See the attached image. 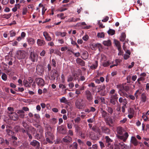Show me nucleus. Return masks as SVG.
<instances>
[{
  "label": "nucleus",
  "instance_id": "1",
  "mask_svg": "<svg viewBox=\"0 0 149 149\" xmlns=\"http://www.w3.org/2000/svg\"><path fill=\"white\" fill-rule=\"evenodd\" d=\"M45 136L46 137V141L48 143L50 144L53 143L52 141L54 139V136L53 133L49 131H47L45 133Z\"/></svg>",
  "mask_w": 149,
  "mask_h": 149
},
{
  "label": "nucleus",
  "instance_id": "2",
  "mask_svg": "<svg viewBox=\"0 0 149 149\" xmlns=\"http://www.w3.org/2000/svg\"><path fill=\"white\" fill-rule=\"evenodd\" d=\"M58 77V74L57 71L56 70H52L50 74H48L49 79L51 80H54L56 78L57 79Z\"/></svg>",
  "mask_w": 149,
  "mask_h": 149
},
{
  "label": "nucleus",
  "instance_id": "3",
  "mask_svg": "<svg viewBox=\"0 0 149 149\" xmlns=\"http://www.w3.org/2000/svg\"><path fill=\"white\" fill-rule=\"evenodd\" d=\"M83 101L82 99H79L76 100L75 104L77 108L79 109H82L84 108V105Z\"/></svg>",
  "mask_w": 149,
  "mask_h": 149
},
{
  "label": "nucleus",
  "instance_id": "4",
  "mask_svg": "<svg viewBox=\"0 0 149 149\" xmlns=\"http://www.w3.org/2000/svg\"><path fill=\"white\" fill-rule=\"evenodd\" d=\"M26 54L23 51H20L17 52V57L18 59H20L25 58L26 56Z\"/></svg>",
  "mask_w": 149,
  "mask_h": 149
},
{
  "label": "nucleus",
  "instance_id": "5",
  "mask_svg": "<svg viewBox=\"0 0 149 149\" xmlns=\"http://www.w3.org/2000/svg\"><path fill=\"white\" fill-rule=\"evenodd\" d=\"M29 58L32 62H35L38 60V56L36 54L31 52L30 54Z\"/></svg>",
  "mask_w": 149,
  "mask_h": 149
},
{
  "label": "nucleus",
  "instance_id": "6",
  "mask_svg": "<svg viewBox=\"0 0 149 149\" xmlns=\"http://www.w3.org/2000/svg\"><path fill=\"white\" fill-rule=\"evenodd\" d=\"M110 96V101L111 103L113 105L116 104V101H117L118 99V94L116 93Z\"/></svg>",
  "mask_w": 149,
  "mask_h": 149
},
{
  "label": "nucleus",
  "instance_id": "7",
  "mask_svg": "<svg viewBox=\"0 0 149 149\" xmlns=\"http://www.w3.org/2000/svg\"><path fill=\"white\" fill-rule=\"evenodd\" d=\"M9 116L10 118L13 120H16L18 118V115L15 113L11 112L9 113Z\"/></svg>",
  "mask_w": 149,
  "mask_h": 149
},
{
  "label": "nucleus",
  "instance_id": "8",
  "mask_svg": "<svg viewBox=\"0 0 149 149\" xmlns=\"http://www.w3.org/2000/svg\"><path fill=\"white\" fill-rule=\"evenodd\" d=\"M36 83L39 86H43L45 84L44 81L41 78H38L36 79Z\"/></svg>",
  "mask_w": 149,
  "mask_h": 149
},
{
  "label": "nucleus",
  "instance_id": "9",
  "mask_svg": "<svg viewBox=\"0 0 149 149\" xmlns=\"http://www.w3.org/2000/svg\"><path fill=\"white\" fill-rule=\"evenodd\" d=\"M85 93L87 100L89 101H91L93 99V96L91 92L87 90L85 92Z\"/></svg>",
  "mask_w": 149,
  "mask_h": 149
},
{
  "label": "nucleus",
  "instance_id": "10",
  "mask_svg": "<svg viewBox=\"0 0 149 149\" xmlns=\"http://www.w3.org/2000/svg\"><path fill=\"white\" fill-rule=\"evenodd\" d=\"M30 145L33 147H36L38 148L40 146L39 142L36 140H33L30 143Z\"/></svg>",
  "mask_w": 149,
  "mask_h": 149
},
{
  "label": "nucleus",
  "instance_id": "11",
  "mask_svg": "<svg viewBox=\"0 0 149 149\" xmlns=\"http://www.w3.org/2000/svg\"><path fill=\"white\" fill-rule=\"evenodd\" d=\"M62 140L63 142L67 143H69L72 141V138L70 136H67L63 138Z\"/></svg>",
  "mask_w": 149,
  "mask_h": 149
},
{
  "label": "nucleus",
  "instance_id": "12",
  "mask_svg": "<svg viewBox=\"0 0 149 149\" xmlns=\"http://www.w3.org/2000/svg\"><path fill=\"white\" fill-rule=\"evenodd\" d=\"M43 36L45 37V39L47 41H50L52 38L49 35L47 32H44L43 33Z\"/></svg>",
  "mask_w": 149,
  "mask_h": 149
},
{
  "label": "nucleus",
  "instance_id": "13",
  "mask_svg": "<svg viewBox=\"0 0 149 149\" xmlns=\"http://www.w3.org/2000/svg\"><path fill=\"white\" fill-rule=\"evenodd\" d=\"M105 138L106 140V143L107 144V146H109L111 145V143L113 141L108 136H106Z\"/></svg>",
  "mask_w": 149,
  "mask_h": 149
},
{
  "label": "nucleus",
  "instance_id": "14",
  "mask_svg": "<svg viewBox=\"0 0 149 149\" xmlns=\"http://www.w3.org/2000/svg\"><path fill=\"white\" fill-rule=\"evenodd\" d=\"M113 61L111 62L110 61H104L102 63V65L104 67H106L109 66L110 64H113Z\"/></svg>",
  "mask_w": 149,
  "mask_h": 149
},
{
  "label": "nucleus",
  "instance_id": "15",
  "mask_svg": "<svg viewBox=\"0 0 149 149\" xmlns=\"http://www.w3.org/2000/svg\"><path fill=\"white\" fill-rule=\"evenodd\" d=\"M76 62L77 63L81 66H84L85 65V63L84 61L80 58H77L76 59Z\"/></svg>",
  "mask_w": 149,
  "mask_h": 149
},
{
  "label": "nucleus",
  "instance_id": "16",
  "mask_svg": "<svg viewBox=\"0 0 149 149\" xmlns=\"http://www.w3.org/2000/svg\"><path fill=\"white\" fill-rule=\"evenodd\" d=\"M37 43L38 45L41 46L44 45L45 43V42L44 40L38 39L37 40Z\"/></svg>",
  "mask_w": 149,
  "mask_h": 149
},
{
  "label": "nucleus",
  "instance_id": "17",
  "mask_svg": "<svg viewBox=\"0 0 149 149\" xmlns=\"http://www.w3.org/2000/svg\"><path fill=\"white\" fill-rule=\"evenodd\" d=\"M17 113L18 114L19 117L21 118H24L25 116L24 112L23 110H19L17 111Z\"/></svg>",
  "mask_w": 149,
  "mask_h": 149
},
{
  "label": "nucleus",
  "instance_id": "18",
  "mask_svg": "<svg viewBox=\"0 0 149 149\" xmlns=\"http://www.w3.org/2000/svg\"><path fill=\"white\" fill-rule=\"evenodd\" d=\"M119 102L120 103H123V105H126L127 103V102L126 99H123L122 97H120L119 99Z\"/></svg>",
  "mask_w": 149,
  "mask_h": 149
},
{
  "label": "nucleus",
  "instance_id": "19",
  "mask_svg": "<svg viewBox=\"0 0 149 149\" xmlns=\"http://www.w3.org/2000/svg\"><path fill=\"white\" fill-rule=\"evenodd\" d=\"M57 130L58 132L61 134H64L66 132H61V131H64L65 130L61 126L58 127Z\"/></svg>",
  "mask_w": 149,
  "mask_h": 149
},
{
  "label": "nucleus",
  "instance_id": "20",
  "mask_svg": "<svg viewBox=\"0 0 149 149\" xmlns=\"http://www.w3.org/2000/svg\"><path fill=\"white\" fill-rule=\"evenodd\" d=\"M131 142L134 146H136L138 144V142L136 139L134 137L132 136L131 139Z\"/></svg>",
  "mask_w": 149,
  "mask_h": 149
},
{
  "label": "nucleus",
  "instance_id": "21",
  "mask_svg": "<svg viewBox=\"0 0 149 149\" xmlns=\"http://www.w3.org/2000/svg\"><path fill=\"white\" fill-rule=\"evenodd\" d=\"M55 34L56 36H60L62 37H63L66 36V33L65 32H58L55 33Z\"/></svg>",
  "mask_w": 149,
  "mask_h": 149
},
{
  "label": "nucleus",
  "instance_id": "22",
  "mask_svg": "<svg viewBox=\"0 0 149 149\" xmlns=\"http://www.w3.org/2000/svg\"><path fill=\"white\" fill-rule=\"evenodd\" d=\"M27 41L28 43L31 45H33L35 43V40L34 39L32 38H28Z\"/></svg>",
  "mask_w": 149,
  "mask_h": 149
},
{
  "label": "nucleus",
  "instance_id": "23",
  "mask_svg": "<svg viewBox=\"0 0 149 149\" xmlns=\"http://www.w3.org/2000/svg\"><path fill=\"white\" fill-rule=\"evenodd\" d=\"M88 57V54L87 52L84 51L83 52L82 58L84 60L87 59Z\"/></svg>",
  "mask_w": 149,
  "mask_h": 149
},
{
  "label": "nucleus",
  "instance_id": "24",
  "mask_svg": "<svg viewBox=\"0 0 149 149\" xmlns=\"http://www.w3.org/2000/svg\"><path fill=\"white\" fill-rule=\"evenodd\" d=\"M92 47L91 48L92 49L94 50H95L96 49V47H98V48L101 47V45L100 44H97L95 45H92Z\"/></svg>",
  "mask_w": 149,
  "mask_h": 149
},
{
  "label": "nucleus",
  "instance_id": "25",
  "mask_svg": "<svg viewBox=\"0 0 149 149\" xmlns=\"http://www.w3.org/2000/svg\"><path fill=\"white\" fill-rule=\"evenodd\" d=\"M119 145L121 147L122 149H127L129 148L128 146H127L123 142L120 143H119Z\"/></svg>",
  "mask_w": 149,
  "mask_h": 149
},
{
  "label": "nucleus",
  "instance_id": "26",
  "mask_svg": "<svg viewBox=\"0 0 149 149\" xmlns=\"http://www.w3.org/2000/svg\"><path fill=\"white\" fill-rule=\"evenodd\" d=\"M141 101L143 102H145L146 101V95L145 93H142L141 96Z\"/></svg>",
  "mask_w": 149,
  "mask_h": 149
},
{
  "label": "nucleus",
  "instance_id": "27",
  "mask_svg": "<svg viewBox=\"0 0 149 149\" xmlns=\"http://www.w3.org/2000/svg\"><path fill=\"white\" fill-rule=\"evenodd\" d=\"M103 45L106 46H109L111 44V41L109 40L104 41L103 42Z\"/></svg>",
  "mask_w": 149,
  "mask_h": 149
},
{
  "label": "nucleus",
  "instance_id": "28",
  "mask_svg": "<svg viewBox=\"0 0 149 149\" xmlns=\"http://www.w3.org/2000/svg\"><path fill=\"white\" fill-rule=\"evenodd\" d=\"M106 122L109 125H110L111 124L113 123V121L111 118H109L107 119Z\"/></svg>",
  "mask_w": 149,
  "mask_h": 149
},
{
  "label": "nucleus",
  "instance_id": "29",
  "mask_svg": "<svg viewBox=\"0 0 149 149\" xmlns=\"http://www.w3.org/2000/svg\"><path fill=\"white\" fill-rule=\"evenodd\" d=\"M117 131L118 133L120 135H122L123 134V130L122 127H118L117 128Z\"/></svg>",
  "mask_w": 149,
  "mask_h": 149
},
{
  "label": "nucleus",
  "instance_id": "30",
  "mask_svg": "<svg viewBox=\"0 0 149 149\" xmlns=\"http://www.w3.org/2000/svg\"><path fill=\"white\" fill-rule=\"evenodd\" d=\"M20 8V6L19 4H16L14 7L12 9V10L14 12H16L17 11L18 8Z\"/></svg>",
  "mask_w": 149,
  "mask_h": 149
},
{
  "label": "nucleus",
  "instance_id": "31",
  "mask_svg": "<svg viewBox=\"0 0 149 149\" xmlns=\"http://www.w3.org/2000/svg\"><path fill=\"white\" fill-rule=\"evenodd\" d=\"M97 61H96L95 64L90 66V68L92 69H95L97 67Z\"/></svg>",
  "mask_w": 149,
  "mask_h": 149
},
{
  "label": "nucleus",
  "instance_id": "32",
  "mask_svg": "<svg viewBox=\"0 0 149 149\" xmlns=\"http://www.w3.org/2000/svg\"><path fill=\"white\" fill-rule=\"evenodd\" d=\"M102 130L104 132L106 133H108L109 132V130L108 128L104 127H101Z\"/></svg>",
  "mask_w": 149,
  "mask_h": 149
},
{
  "label": "nucleus",
  "instance_id": "33",
  "mask_svg": "<svg viewBox=\"0 0 149 149\" xmlns=\"http://www.w3.org/2000/svg\"><path fill=\"white\" fill-rule=\"evenodd\" d=\"M141 93V89H138L137 90L134 94V95L136 98H137L138 97V95H140Z\"/></svg>",
  "mask_w": 149,
  "mask_h": 149
},
{
  "label": "nucleus",
  "instance_id": "34",
  "mask_svg": "<svg viewBox=\"0 0 149 149\" xmlns=\"http://www.w3.org/2000/svg\"><path fill=\"white\" fill-rule=\"evenodd\" d=\"M126 38V35L124 33H123L120 37V40L122 41H124Z\"/></svg>",
  "mask_w": 149,
  "mask_h": 149
},
{
  "label": "nucleus",
  "instance_id": "35",
  "mask_svg": "<svg viewBox=\"0 0 149 149\" xmlns=\"http://www.w3.org/2000/svg\"><path fill=\"white\" fill-rule=\"evenodd\" d=\"M115 44L118 49L121 48L120 42L116 40H115Z\"/></svg>",
  "mask_w": 149,
  "mask_h": 149
},
{
  "label": "nucleus",
  "instance_id": "36",
  "mask_svg": "<svg viewBox=\"0 0 149 149\" xmlns=\"http://www.w3.org/2000/svg\"><path fill=\"white\" fill-rule=\"evenodd\" d=\"M1 78L2 79L3 81H6L7 79V77L6 74L4 73H2V74L1 76Z\"/></svg>",
  "mask_w": 149,
  "mask_h": 149
},
{
  "label": "nucleus",
  "instance_id": "37",
  "mask_svg": "<svg viewBox=\"0 0 149 149\" xmlns=\"http://www.w3.org/2000/svg\"><path fill=\"white\" fill-rule=\"evenodd\" d=\"M56 41H57L58 44H62L64 42V40L63 39L59 38L57 40H56Z\"/></svg>",
  "mask_w": 149,
  "mask_h": 149
},
{
  "label": "nucleus",
  "instance_id": "38",
  "mask_svg": "<svg viewBox=\"0 0 149 149\" xmlns=\"http://www.w3.org/2000/svg\"><path fill=\"white\" fill-rule=\"evenodd\" d=\"M11 14L10 13L8 14H4L3 15V18H5L6 19H8L10 18L11 16Z\"/></svg>",
  "mask_w": 149,
  "mask_h": 149
},
{
  "label": "nucleus",
  "instance_id": "39",
  "mask_svg": "<svg viewBox=\"0 0 149 149\" xmlns=\"http://www.w3.org/2000/svg\"><path fill=\"white\" fill-rule=\"evenodd\" d=\"M101 114L102 117L105 118L107 116V113L104 110H102L101 112Z\"/></svg>",
  "mask_w": 149,
  "mask_h": 149
},
{
  "label": "nucleus",
  "instance_id": "40",
  "mask_svg": "<svg viewBox=\"0 0 149 149\" xmlns=\"http://www.w3.org/2000/svg\"><path fill=\"white\" fill-rule=\"evenodd\" d=\"M108 33L109 34L111 35H114L115 33V31L113 29H110L108 31Z\"/></svg>",
  "mask_w": 149,
  "mask_h": 149
},
{
  "label": "nucleus",
  "instance_id": "41",
  "mask_svg": "<svg viewBox=\"0 0 149 149\" xmlns=\"http://www.w3.org/2000/svg\"><path fill=\"white\" fill-rule=\"evenodd\" d=\"M74 126L75 128V132L78 133L80 129L79 127L77 125H75Z\"/></svg>",
  "mask_w": 149,
  "mask_h": 149
},
{
  "label": "nucleus",
  "instance_id": "42",
  "mask_svg": "<svg viewBox=\"0 0 149 149\" xmlns=\"http://www.w3.org/2000/svg\"><path fill=\"white\" fill-rule=\"evenodd\" d=\"M101 60L103 61L104 62L107 60V57L104 55L102 54L101 55Z\"/></svg>",
  "mask_w": 149,
  "mask_h": 149
},
{
  "label": "nucleus",
  "instance_id": "43",
  "mask_svg": "<svg viewBox=\"0 0 149 149\" xmlns=\"http://www.w3.org/2000/svg\"><path fill=\"white\" fill-rule=\"evenodd\" d=\"M104 36L103 33H97V36L98 38H103Z\"/></svg>",
  "mask_w": 149,
  "mask_h": 149
},
{
  "label": "nucleus",
  "instance_id": "44",
  "mask_svg": "<svg viewBox=\"0 0 149 149\" xmlns=\"http://www.w3.org/2000/svg\"><path fill=\"white\" fill-rule=\"evenodd\" d=\"M60 102L62 103H66L67 100L65 97H63L60 99Z\"/></svg>",
  "mask_w": 149,
  "mask_h": 149
},
{
  "label": "nucleus",
  "instance_id": "45",
  "mask_svg": "<svg viewBox=\"0 0 149 149\" xmlns=\"http://www.w3.org/2000/svg\"><path fill=\"white\" fill-rule=\"evenodd\" d=\"M10 36L11 37H13L15 36L16 33L13 30H12L10 32Z\"/></svg>",
  "mask_w": 149,
  "mask_h": 149
},
{
  "label": "nucleus",
  "instance_id": "46",
  "mask_svg": "<svg viewBox=\"0 0 149 149\" xmlns=\"http://www.w3.org/2000/svg\"><path fill=\"white\" fill-rule=\"evenodd\" d=\"M35 137L36 139L39 140L42 138V136L41 135H40L38 134H36Z\"/></svg>",
  "mask_w": 149,
  "mask_h": 149
},
{
  "label": "nucleus",
  "instance_id": "47",
  "mask_svg": "<svg viewBox=\"0 0 149 149\" xmlns=\"http://www.w3.org/2000/svg\"><path fill=\"white\" fill-rule=\"evenodd\" d=\"M73 77L71 75H69L68 76L67 78V81L68 82L71 81L73 80Z\"/></svg>",
  "mask_w": 149,
  "mask_h": 149
},
{
  "label": "nucleus",
  "instance_id": "48",
  "mask_svg": "<svg viewBox=\"0 0 149 149\" xmlns=\"http://www.w3.org/2000/svg\"><path fill=\"white\" fill-rule=\"evenodd\" d=\"M123 86L121 85H117V88L119 89V91H121L123 89Z\"/></svg>",
  "mask_w": 149,
  "mask_h": 149
},
{
  "label": "nucleus",
  "instance_id": "49",
  "mask_svg": "<svg viewBox=\"0 0 149 149\" xmlns=\"http://www.w3.org/2000/svg\"><path fill=\"white\" fill-rule=\"evenodd\" d=\"M39 6L40 7H42V11H44L45 12V11L47 9L45 8V7L41 3H40L39 5Z\"/></svg>",
  "mask_w": 149,
  "mask_h": 149
},
{
  "label": "nucleus",
  "instance_id": "50",
  "mask_svg": "<svg viewBox=\"0 0 149 149\" xmlns=\"http://www.w3.org/2000/svg\"><path fill=\"white\" fill-rule=\"evenodd\" d=\"M107 111L108 112L110 113L111 114H112L113 113V110L110 107H108L107 108Z\"/></svg>",
  "mask_w": 149,
  "mask_h": 149
},
{
  "label": "nucleus",
  "instance_id": "51",
  "mask_svg": "<svg viewBox=\"0 0 149 149\" xmlns=\"http://www.w3.org/2000/svg\"><path fill=\"white\" fill-rule=\"evenodd\" d=\"M123 136H124V138L123 140V141H125L128 136V133L127 132L125 133L124 134Z\"/></svg>",
  "mask_w": 149,
  "mask_h": 149
},
{
  "label": "nucleus",
  "instance_id": "52",
  "mask_svg": "<svg viewBox=\"0 0 149 149\" xmlns=\"http://www.w3.org/2000/svg\"><path fill=\"white\" fill-rule=\"evenodd\" d=\"M74 17H72L68 19L67 20H66L65 21V22H74Z\"/></svg>",
  "mask_w": 149,
  "mask_h": 149
},
{
  "label": "nucleus",
  "instance_id": "53",
  "mask_svg": "<svg viewBox=\"0 0 149 149\" xmlns=\"http://www.w3.org/2000/svg\"><path fill=\"white\" fill-rule=\"evenodd\" d=\"M67 125L68 129H71L72 128L73 125L71 123L68 122L67 123Z\"/></svg>",
  "mask_w": 149,
  "mask_h": 149
},
{
  "label": "nucleus",
  "instance_id": "54",
  "mask_svg": "<svg viewBox=\"0 0 149 149\" xmlns=\"http://www.w3.org/2000/svg\"><path fill=\"white\" fill-rule=\"evenodd\" d=\"M45 128L47 129L48 131H49L50 130H51L52 128L48 124H46L45 126Z\"/></svg>",
  "mask_w": 149,
  "mask_h": 149
},
{
  "label": "nucleus",
  "instance_id": "55",
  "mask_svg": "<svg viewBox=\"0 0 149 149\" xmlns=\"http://www.w3.org/2000/svg\"><path fill=\"white\" fill-rule=\"evenodd\" d=\"M27 12V10L26 8H23L22 10V15H26Z\"/></svg>",
  "mask_w": 149,
  "mask_h": 149
},
{
  "label": "nucleus",
  "instance_id": "56",
  "mask_svg": "<svg viewBox=\"0 0 149 149\" xmlns=\"http://www.w3.org/2000/svg\"><path fill=\"white\" fill-rule=\"evenodd\" d=\"M115 90L114 89H112L110 91L109 93V95L110 96L115 94Z\"/></svg>",
  "mask_w": 149,
  "mask_h": 149
},
{
  "label": "nucleus",
  "instance_id": "57",
  "mask_svg": "<svg viewBox=\"0 0 149 149\" xmlns=\"http://www.w3.org/2000/svg\"><path fill=\"white\" fill-rule=\"evenodd\" d=\"M118 60L117 59H116L115 61V62H116V64H113L112 65H111L110 66V67L111 68H112L115 66H117L118 65Z\"/></svg>",
  "mask_w": 149,
  "mask_h": 149
},
{
  "label": "nucleus",
  "instance_id": "58",
  "mask_svg": "<svg viewBox=\"0 0 149 149\" xmlns=\"http://www.w3.org/2000/svg\"><path fill=\"white\" fill-rule=\"evenodd\" d=\"M51 122L53 125H54L56 123L57 120L55 118H53L51 120Z\"/></svg>",
  "mask_w": 149,
  "mask_h": 149
},
{
  "label": "nucleus",
  "instance_id": "59",
  "mask_svg": "<svg viewBox=\"0 0 149 149\" xmlns=\"http://www.w3.org/2000/svg\"><path fill=\"white\" fill-rule=\"evenodd\" d=\"M118 49L119 52L118 53V55H123V51H121V48Z\"/></svg>",
  "mask_w": 149,
  "mask_h": 149
},
{
  "label": "nucleus",
  "instance_id": "60",
  "mask_svg": "<svg viewBox=\"0 0 149 149\" xmlns=\"http://www.w3.org/2000/svg\"><path fill=\"white\" fill-rule=\"evenodd\" d=\"M64 14L63 13H61L58 15V16L61 19H64L65 17H63Z\"/></svg>",
  "mask_w": 149,
  "mask_h": 149
},
{
  "label": "nucleus",
  "instance_id": "61",
  "mask_svg": "<svg viewBox=\"0 0 149 149\" xmlns=\"http://www.w3.org/2000/svg\"><path fill=\"white\" fill-rule=\"evenodd\" d=\"M130 88V87L129 86H126L123 87V89L126 91H129Z\"/></svg>",
  "mask_w": 149,
  "mask_h": 149
},
{
  "label": "nucleus",
  "instance_id": "62",
  "mask_svg": "<svg viewBox=\"0 0 149 149\" xmlns=\"http://www.w3.org/2000/svg\"><path fill=\"white\" fill-rule=\"evenodd\" d=\"M128 112L129 113L131 114H134V110L130 108L128 110Z\"/></svg>",
  "mask_w": 149,
  "mask_h": 149
},
{
  "label": "nucleus",
  "instance_id": "63",
  "mask_svg": "<svg viewBox=\"0 0 149 149\" xmlns=\"http://www.w3.org/2000/svg\"><path fill=\"white\" fill-rule=\"evenodd\" d=\"M145 80V78L144 77H141L140 78H139L137 79V81H143Z\"/></svg>",
  "mask_w": 149,
  "mask_h": 149
},
{
  "label": "nucleus",
  "instance_id": "64",
  "mask_svg": "<svg viewBox=\"0 0 149 149\" xmlns=\"http://www.w3.org/2000/svg\"><path fill=\"white\" fill-rule=\"evenodd\" d=\"M130 55L127 54H125L124 55L123 58L124 59L127 60L130 57Z\"/></svg>",
  "mask_w": 149,
  "mask_h": 149
}]
</instances>
